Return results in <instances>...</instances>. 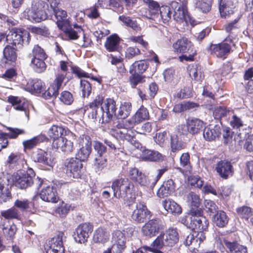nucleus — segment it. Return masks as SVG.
<instances>
[{"instance_id": "obj_43", "label": "nucleus", "mask_w": 253, "mask_h": 253, "mask_svg": "<svg viewBox=\"0 0 253 253\" xmlns=\"http://www.w3.org/2000/svg\"><path fill=\"white\" fill-rule=\"evenodd\" d=\"M148 64L145 60L136 61L129 67L131 74L143 73L148 68Z\"/></svg>"}, {"instance_id": "obj_33", "label": "nucleus", "mask_w": 253, "mask_h": 253, "mask_svg": "<svg viewBox=\"0 0 253 253\" xmlns=\"http://www.w3.org/2000/svg\"><path fill=\"white\" fill-rule=\"evenodd\" d=\"M174 183L172 180L165 181L157 191V196L163 198L170 195L174 191Z\"/></svg>"}, {"instance_id": "obj_56", "label": "nucleus", "mask_w": 253, "mask_h": 253, "mask_svg": "<svg viewBox=\"0 0 253 253\" xmlns=\"http://www.w3.org/2000/svg\"><path fill=\"white\" fill-rule=\"evenodd\" d=\"M32 55L33 59H46V54L44 50L38 45H35L32 50Z\"/></svg>"}, {"instance_id": "obj_52", "label": "nucleus", "mask_w": 253, "mask_h": 253, "mask_svg": "<svg viewBox=\"0 0 253 253\" xmlns=\"http://www.w3.org/2000/svg\"><path fill=\"white\" fill-rule=\"evenodd\" d=\"M80 90L83 97H88L91 91L90 84L86 80L81 79L80 81Z\"/></svg>"}, {"instance_id": "obj_49", "label": "nucleus", "mask_w": 253, "mask_h": 253, "mask_svg": "<svg viewBox=\"0 0 253 253\" xmlns=\"http://www.w3.org/2000/svg\"><path fill=\"white\" fill-rule=\"evenodd\" d=\"M237 212L241 218L247 220L250 218V221L253 223V217H252L253 211L250 208L246 206L242 207L238 209Z\"/></svg>"}, {"instance_id": "obj_10", "label": "nucleus", "mask_w": 253, "mask_h": 253, "mask_svg": "<svg viewBox=\"0 0 253 253\" xmlns=\"http://www.w3.org/2000/svg\"><path fill=\"white\" fill-rule=\"evenodd\" d=\"M129 175L137 185L151 188L155 186V181H152L151 177L146 176L136 168H130L129 170Z\"/></svg>"}, {"instance_id": "obj_50", "label": "nucleus", "mask_w": 253, "mask_h": 253, "mask_svg": "<svg viewBox=\"0 0 253 253\" xmlns=\"http://www.w3.org/2000/svg\"><path fill=\"white\" fill-rule=\"evenodd\" d=\"M189 74L191 78L196 81L201 82L204 78L201 68L197 65L192 66L189 70Z\"/></svg>"}, {"instance_id": "obj_31", "label": "nucleus", "mask_w": 253, "mask_h": 253, "mask_svg": "<svg viewBox=\"0 0 253 253\" xmlns=\"http://www.w3.org/2000/svg\"><path fill=\"white\" fill-rule=\"evenodd\" d=\"M149 9L146 11L144 16L148 19H153L159 16V12L161 7L159 4L153 0H143Z\"/></svg>"}, {"instance_id": "obj_7", "label": "nucleus", "mask_w": 253, "mask_h": 253, "mask_svg": "<svg viewBox=\"0 0 253 253\" xmlns=\"http://www.w3.org/2000/svg\"><path fill=\"white\" fill-rule=\"evenodd\" d=\"M42 2L33 0L31 8H26L22 13V16L32 22H40L45 20L46 14L42 9Z\"/></svg>"}, {"instance_id": "obj_41", "label": "nucleus", "mask_w": 253, "mask_h": 253, "mask_svg": "<svg viewBox=\"0 0 253 253\" xmlns=\"http://www.w3.org/2000/svg\"><path fill=\"white\" fill-rule=\"evenodd\" d=\"M35 161L49 167H52L54 164V159L46 152L37 153L35 158Z\"/></svg>"}, {"instance_id": "obj_34", "label": "nucleus", "mask_w": 253, "mask_h": 253, "mask_svg": "<svg viewBox=\"0 0 253 253\" xmlns=\"http://www.w3.org/2000/svg\"><path fill=\"white\" fill-rule=\"evenodd\" d=\"M8 176H3L0 178V202H6L10 197V193L5 185L10 184Z\"/></svg>"}, {"instance_id": "obj_35", "label": "nucleus", "mask_w": 253, "mask_h": 253, "mask_svg": "<svg viewBox=\"0 0 253 253\" xmlns=\"http://www.w3.org/2000/svg\"><path fill=\"white\" fill-rule=\"evenodd\" d=\"M162 204L164 209L169 212L174 214H180L182 212L180 206L170 199L163 201Z\"/></svg>"}, {"instance_id": "obj_15", "label": "nucleus", "mask_w": 253, "mask_h": 253, "mask_svg": "<svg viewBox=\"0 0 253 253\" xmlns=\"http://www.w3.org/2000/svg\"><path fill=\"white\" fill-rule=\"evenodd\" d=\"M66 173L70 177L79 178L82 174L83 164L77 158L68 159L65 163Z\"/></svg>"}, {"instance_id": "obj_48", "label": "nucleus", "mask_w": 253, "mask_h": 253, "mask_svg": "<svg viewBox=\"0 0 253 253\" xmlns=\"http://www.w3.org/2000/svg\"><path fill=\"white\" fill-rule=\"evenodd\" d=\"M119 19L125 25L131 28L133 30L136 32L140 31L141 28L139 25H138L136 21L132 20L129 17L126 16L125 15H121L119 16Z\"/></svg>"}, {"instance_id": "obj_62", "label": "nucleus", "mask_w": 253, "mask_h": 253, "mask_svg": "<svg viewBox=\"0 0 253 253\" xmlns=\"http://www.w3.org/2000/svg\"><path fill=\"white\" fill-rule=\"evenodd\" d=\"M60 100L66 105H70L73 101L72 94L69 91H63L60 95Z\"/></svg>"}, {"instance_id": "obj_46", "label": "nucleus", "mask_w": 253, "mask_h": 253, "mask_svg": "<svg viewBox=\"0 0 253 253\" xmlns=\"http://www.w3.org/2000/svg\"><path fill=\"white\" fill-rule=\"evenodd\" d=\"M8 101L12 105L15 110L23 111L25 109L26 100L24 98L11 96L9 97Z\"/></svg>"}, {"instance_id": "obj_27", "label": "nucleus", "mask_w": 253, "mask_h": 253, "mask_svg": "<svg viewBox=\"0 0 253 253\" xmlns=\"http://www.w3.org/2000/svg\"><path fill=\"white\" fill-rule=\"evenodd\" d=\"M55 16L56 18V24L58 27L61 30H66L70 27L71 24L66 11L58 8L53 10Z\"/></svg>"}, {"instance_id": "obj_23", "label": "nucleus", "mask_w": 253, "mask_h": 253, "mask_svg": "<svg viewBox=\"0 0 253 253\" xmlns=\"http://www.w3.org/2000/svg\"><path fill=\"white\" fill-rule=\"evenodd\" d=\"M160 224L158 219H152L146 223L142 228V233L145 236L152 238L159 232Z\"/></svg>"}, {"instance_id": "obj_29", "label": "nucleus", "mask_w": 253, "mask_h": 253, "mask_svg": "<svg viewBox=\"0 0 253 253\" xmlns=\"http://www.w3.org/2000/svg\"><path fill=\"white\" fill-rule=\"evenodd\" d=\"M172 47L174 52L177 53H186L194 49L192 42L185 38L177 40L173 44Z\"/></svg>"}, {"instance_id": "obj_16", "label": "nucleus", "mask_w": 253, "mask_h": 253, "mask_svg": "<svg viewBox=\"0 0 253 253\" xmlns=\"http://www.w3.org/2000/svg\"><path fill=\"white\" fill-rule=\"evenodd\" d=\"M63 232H59L57 236L50 240L45 246L46 253H64L63 246Z\"/></svg>"}, {"instance_id": "obj_22", "label": "nucleus", "mask_w": 253, "mask_h": 253, "mask_svg": "<svg viewBox=\"0 0 253 253\" xmlns=\"http://www.w3.org/2000/svg\"><path fill=\"white\" fill-rule=\"evenodd\" d=\"M236 0H220L219 10L222 17L226 18L235 11Z\"/></svg>"}, {"instance_id": "obj_44", "label": "nucleus", "mask_w": 253, "mask_h": 253, "mask_svg": "<svg viewBox=\"0 0 253 253\" xmlns=\"http://www.w3.org/2000/svg\"><path fill=\"white\" fill-rule=\"evenodd\" d=\"M229 218L226 213L222 211H219L213 216V222L214 224L219 227H223L228 222Z\"/></svg>"}, {"instance_id": "obj_4", "label": "nucleus", "mask_w": 253, "mask_h": 253, "mask_svg": "<svg viewBox=\"0 0 253 253\" xmlns=\"http://www.w3.org/2000/svg\"><path fill=\"white\" fill-rule=\"evenodd\" d=\"M35 173L32 169L29 168L27 171L18 170L10 177V184L15 185L20 189H25L34 183Z\"/></svg>"}, {"instance_id": "obj_57", "label": "nucleus", "mask_w": 253, "mask_h": 253, "mask_svg": "<svg viewBox=\"0 0 253 253\" xmlns=\"http://www.w3.org/2000/svg\"><path fill=\"white\" fill-rule=\"evenodd\" d=\"M1 215L4 218L7 219L17 218L19 215L17 210L15 208H11L7 210L2 211Z\"/></svg>"}, {"instance_id": "obj_26", "label": "nucleus", "mask_w": 253, "mask_h": 253, "mask_svg": "<svg viewBox=\"0 0 253 253\" xmlns=\"http://www.w3.org/2000/svg\"><path fill=\"white\" fill-rule=\"evenodd\" d=\"M3 57L1 61V65L6 66V65H12L17 59L16 49L11 45H7L3 50Z\"/></svg>"}, {"instance_id": "obj_53", "label": "nucleus", "mask_w": 253, "mask_h": 253, "mask_svg": "<svg viewBox=\"0 0 253 253\" xmlns=\"http://www.w3.org/2000/svg\"><path fill=\"white\" fill-rule=\"evenodd\" d=\"M171 7L168 6H163L160 9L161 17L164 23H167L170 21L171 17Z\"/></svg>"}, {"instance_id": "obj_24", "label": "nucleus", "mask_w": 253, "mask_h": 253, "mask_svg": "<svg viewBox=\"0 0 253 253\" xmlns=\"http://www.w3.org/2000/svg\"><path fill=\"white\" fill-rule=\"evenodd\" d=\"M52 146L58 151H61L67 154L71 153L74 149L73 142L64 137L53 140Z\"/></svg>"}, {"instance_id": "obj_18", "label": "nucleus", "mask_w": 253, "mask_h": 253, "mask_svg": "<svg viewBox=\"0 0 253 253\" xmlns=\"http://www.w3.org/2000/svg\"><path fill=\"white\" fill-rule=\"evenodd\" d=\"M234 45L231 41L228 43L227 40L218 44H213L211 46V53L218 58H225L230 53L232 46Z\"/></svg>"}, {"instance_id": "obj_54", "label": "nucleus", "mask_w": 253, "mask_h": 253, "mask_svg": "<svg viewBox=\"0 0 253 253\" xmlns=\"http://www.w3.org/2000/svg\"><path fill=\"white\" fill-rule=\"evenodd\" d=\"M4 236L7 240H12L17 230L16 226L12 224L2 228Z\"/></svg>"}, {"instance_id": "obj_28", "label": "nucleus", "mask_w": 253, "mask_h": 253, "mask_svg": "<svg viewBox=\"0 0 253 253\" xmlns=\"http://www.w3.org/2000/svg\"><path fill=\"white\" fill-rule=\"evenodd\" d=\"M70 134H72V133L67 128L58 125H52L47 131L48 135L53 140L63 138Z\"/></svg>"}, {"instance_id": "obj_25", "label": "nucleus", "mask_w": 253, "mask_h": 253, "mask_svg": "<svg viewBox=\"0 0 253 253\" xmlns=\"http://www.w3.org/2000/svg\"><path fill=\"white\" fill-rule=\"evenodd\" d=\"M215 169L220 176L224 179L233 175L234 170L230 162L227 161H220L216 165Z\"/></svg>"}, {"instance_id": "obj_59", "label": "nucleus", "mask_w": 253, "mask_h": 253, "mask_svg": "<svg viewBox=\"0 0 253 253\" xmlns=\"http://www.w3.org/2000/svg\"><path fill=\"white\" fill-rule=\"evenodd\" d=\"M231 191V189L228 186H221L217 189L216 196L220 198H226L230 195Z\"/></svg>"}, {"instance_id": "obj_2", "label": "nucleus", "mask_w": 253, "mask_h": 253, "mask_svg": "<svg viewBox=\"0 0 253 253\" xmlns=\"http://www.w3.org/2000/svg\"><path fill=\"white\" fill-rule=\"evenodd\" d=\"M149 118V114L147 109L142 105L130 119L119 123L117 129L112 130L111 133L117 139L130 141L136 132L133 129L135 126Z\"/></svg>"}, {"instance_id": "obj_1", "label": "nucleus", "mask_w": 253, "mask_h": 253, "mask_svg": "<svg viewBox=\"0 0 253 253\" xmlns=\"http://www.w3.org/2000/svg\"><path fill=\"white\" fill-rule=\"evenodd\" d=\"M89 116L99 123L103 124L109 122L116 115L118 119H125L130 114L131 109V103L129 102H121L117 114L115 101L112 98H107L104 100L101 95H97L89 103Z\"/></svg>"}, {"instance_id": "obj_9", "label": "nucleus", "mask_w": 253, "mask_h": 253, "mask_svg": "<svg viewBox=\"0 0 253 253\" xmlns=\"http://www.w3.org/2000/svg\"><path fill=\"white\" fill-rule=\"evenodd\" d=\"M80 149L76 154V158L81 161L86 160L92 150L91 140L89 136L83 135L78 139Z\"/></svg>"}, {"instance_id": "obj_42", "label": "nucleus", "mask_w": 253, "mask_h": 253, "mask_svg": "<svg viewBox=\"0 0 253 253\" xmlns=\"http://www.w3.org/2000/svg\"><path fill=\"white\" fill-rule=\"evenodd\" d=\"M212 0H195L194 6L203 13L209 12L211 7Z\"/></svg>"}, {"instance_id": "obj_60", "label": "nucleus", "mask_w": 253, "mask_h": 253, "mask_svg": "<svg viewBox=\"0 0 253 253\" xmlns=\"http://www.w3.org/2000/svg\"><path fill=\"white\" fill-rule=\"evenodd\" d=\"M95 151L97 153L95 156H104L107 151L106 146L99 141H95L93 144Z\"/></svg>"}, {"instance_id": "obj_20", "label": "nucleus", "mask_w": 253, "mask_h": 253, "mask_svg": "<svg viewBox=\"0 0 253 253\" xmlns=\"http://www.w3.org/2000/svg\"><path fill=\"white\" fill-rule=\"evenodd\" d=\"M151 212L147 209V207L142 203L136 205L135 209L132 212L131 218L133 220L139 223H142L147 219L151 217Z\"/></svg>"}, {"instance_id": "obj_37", "label": "nucleus", "mask_w": 253, "mask_h": 253, "mask_svg": "<svg viewBox=\"0 0 253 253\" xmlns=\"http://www.w3.org/2000/svg\"><path fill=\"white\" fill-rule=\"evenodd\" d=\"M44 84L40 80H29L26 86V90L32 93L41 92L43 88Z\"/></svg>"}, {"instance_id": "obj_63", "label": "nucleus", "mask_w": 253, "mask_h": 253, "mask_svg": "<svg viewBox=\"0 0 253 253\" xmlns=\"http://www.w3.org/2000/svg\"><path fill=\"white\" fill-rule=\"evenodd\" d=\"M191 96V91L189 87H185L179 91L174 95L175 98L178 99H183L190 97Z\"/></svg>"}, {"instance_id": "obj_58", "label": "nucleus", "mask_w": 253, "mask_h": 253, "mask_svg": "<svg viewBox=\"0 0 253 253\" xmlns=\"http://www.w3.org/2000/svg\"><path fill=\"white\" fill-rule=\"evenodd\" d=\"M68 27L66 30H62L65 31L66 36L72 40L77 39L80 36L79 35L83 33V29L81 27L78 28V31H76L72 29H69Z\"/></svg>"}, {"instance_id": "obj_47", "label": "nucleus", "mask_w": 253, "mask_h": 253, "mask_svg": "<svg viewBox=\"0 0 253 253\" xmlns=\"http://www.w3.org/2000/svg\"><path fill=\"white\" fill-rule=\"evenodd\" d=\"M45 59L32 58L31 60V66L33 69L38 73L43 72L46 68L44 62Z\"/></svg>"}, {"instance_id": "obj_36", "label": "nucleus", "mask_w": 253, "mask_h": 253, "mask_svg": "<svg viewBox=\"0 0 253 253\" xmlns=\"http://www.w3.org/2000/svg\"><path fill=\"white\" fill-rule=\"evenodd\" d=\"M120 42L119 37L117 34H113L107 38L104 46L108 51H115L118 49Z\"/></svg>"}, {"instance_id": "obj_21", "label": "nucleus", "mask_w": 253, "mask_h": 253, "mask_svg": "<svg viewBox=\"0 0 253 253\" xmlns=\"http://www.w3.org/2000/svg\"><path fill=\"white\" fill-rule=\"evenodd\" d=\"M66 75L65 74H57L53 83L50 84L47 90L43 94L45 99H49L52 97H56L58 93V90L61 87Z\"/></svg>"}, {"instance_id": "obj_12", "label": "nucleus", "mask_w": 253, "mask_h": 253, "mask_svg": "<svg viewBox=\"0 0 253 253\" xmlns=\"http://www.w3.org/2000/svg\"><path fill=\"white\" fill-rule=\"evenodd\" d=\"M130 183L127 179L121 178L114 180L112 184L114 196L116 198H125L130 191Z\"/></svg>"}, {"instance_id": "obj_32", "label": "nucleus", "mask_w": 253, "mask_h": 253, "mask_svg": "<svg viewBox=\"0 0 253 253\" xmlns=\"http://www.w3.org/2000/svg\"><path fill=\"white\" fill-rule=\"evenodd\" d=\"M142 160L150 162H160L164 160L165 156L158 151L150 149L142 150L141 154Z\"/></svg>"}, {"instance_id": "obj_51", "label": "nucleus", "mask_w": 253, "mask_h": 253, "mask_svg": "<svg viewBox=\"0 0 253 253\" xmlns=\"http://www.w3.org/2000/svg\"><path fill=\"white\" fill-rule=\"evenodd\" d=\"M107 160L104 156H95L93 166L96 171H101L107 166Z\"/></svg>"}, {"instance_id": "obj_13", "label": "nucleus", "mask_w": 253, "mask_h": 253, "mask_svg": "<svg viewBox=\"0 0 253 253\" xmlns=\"http://www.w3.org/2000/svg\"><path fill=\"white\" fill-rule=\"evenodd\" d=\"M205 239L206 236L204 232L193 231L192 234H190L186 237L184 244L185 246L189 247L191 252L197 253L198 248Z\"/></svg>"}, {"instance_id": "obj_8", "label": "nucleus", "mask_w": 253, "mask_h": 253, "mask_svg": "<svg viewBox=\"0 0 253 253\" xmlns=\"http://www.w3.org/2000/svg\"><path fill=\"white\" fill-rule=\"evenodd\" d=\"M179 240L178 234L176 229H169L163 234H161L153 242V245L158 248L172 247Z\"/></svg>"}, {"instance_id": "obj_6", "label": "nucleus", "mask_w": 253, "mask_h": 253, "mask_svg": "<svg viewBox=\"0 0 253 253\" xmlns=\"http://www.w3.org/2000/svg\"><path fill=\"white\" fill-rule=\"evenodd\" d=\"M187 4V1H183L181 3L176 1H171L169 5L173 12V17L177 23L194 25V20L189 15Z\"/></svg>"}, {"instance_id": "obj_45", "label": "nucleus", "mask_w": 253, "mask_h": 253, "mask_svg": "<svg viewBox=\"0 0 253 253\" xmlns=\"http://www.w3.org/2000/svg\"><path fill=\"white\" fill-rule=\"evenodd\" d=\"M46 139V137L44 135H38L31 139L24 141L23 142V145L25 149H31L35 147L38 143L43 142Z\"/></svg>"}, {"instance_id": "obj_17", "label": "nucleus", "mask_w": 253, "mask_h": 253, "mask_svg": "<svg viewBox=\"0 0 253 253\" xmlns=\"http://www.w3.org/2000/svg\"><path fill=\"white\" fill-rule=\"evenodd\" d=\"M92 231V226L91 224L86 223L81 224L76 229L73 235L74 238L76 242L84 243Z\"/></svg>"}, {"instance_id": "obj_39", "label": "nucleus", "mask_w": 253, "mask_h": 253, "mask_svg": "<svg viewBox=\"0 0 253 253\" xmlns=\"http://www.w3.org/2000/svg\"><path fill=\"white\" fill-rule=\"evenodd\" d=\"M24 161L23 155L19 153H11L7 158L6 166L9 169H14Z\"/></svg>"}, {"instance_id": "obj_40", "label": "nucleus", "mask_w": 253, "mask_h": 253, "mask_svg": "<svg viewBox=\"0 0 253 253\" xmlns=\"http://www.w3.org/2000/svg\"><path fill=\"white\" fill-rule=\"evenodd\" d=\"M109 239V233L102 228L97 229L93 234V240L95 243H104Z\"/></svg>"}, {"instance_id": "obj_61", "label": "nucleus", "mask_w": 253, "mask_h": 253, "mask_svg": "<svg viewBox=\"0 0 253 253\" xmlns=\"http://www.w3.org/2000/svg\"><path fill=\"white\" fill-rule=\"evenodd\" d=\"M171 148L172 152H175L182 148L183 144L179 141L176 135L171 136Z\"/></svg>"}, {"instance_id": "obj_55", "label": "nucleus", "mask_w": 253, "mask_h": 253, "mask_svg": "<svg viewBox=\"0 0 253 253\" xmlns=\"http://www.w3.org/2000/svg\"><path fill=\"white\" fill-rule=\"evenodd\" d=\"M188 204L191 206L198 208L200 204L199 196L194 192H190L187 196Z\"/></svg>"}, {"instance_id": "obj_5", "label": "nucleus", "mask_w": 253, "mask_h": 253, "mask_svg": "<svg viewBox=\"0 0 253 253\" xmlns=\"http://www.w3.org/2000/svg\"><path fill=\"white\" fill-rule=\"evenodd\" d=\"M6 40L13 45L21 48L29 44L30 41L29 32L22 28H13L6 35Z\"/></svg>"}, {"instance_id": "obj_38", "label": "nucleus", "mask_w": 253, "mask_h": 253, "mask_svg": "<svg viewBox=\"0 0 253 253\" xmlns=\"http://www.w3.org/2000/svg\"><path fill=\"white\" fill-rule=\"evenodd\" d=\"M220 133L219 126H215L212 127L210 126L205 128L203 132V136L207 141H212L216 137H218Z\"/></svg>"}, {"instance_id": "obj_11", "label": "nucleus", "mask_w": 253, "mask_h": 253, "mask_svg": "<svg viewBox=\"0 0 253 253\" xmlns=\"http://www.w3.org/2000/svg\"><path fill=\"white\" fill-rule=\"evenodd\" d=\"M216 245L221 252L225 251V245L230 253H248L246 247L239 245L236 242H230L223 237H219L216 239Z\"/></svg>"}, {"instance_id": "obj_14", "label": "nucleus", "mask_w": 253, "mask_h": 253, "mask_svg": "<svg viewBox=\"0 0 253 253\" xmlns=\"http://www.w3.org/2000/svg\"><path fill=\"white\" fill-rule=\"evenodd\" d=\"M204 126V122L198 119H188L186 125L179 126V131L183 134H187L188 132L194 134L198 133Z\"/></svg>"}, {"instance_id": "obj_30", "label": "nucleus", "mask_w": 253, "mask_h": 253, "mask_svg": "<svg viewBox=\"0 0 253 253\" xmlns=\"http://www.w3.org/2000/svg\"><path fill=\"white\" fill-rule=\"evenodd\" d=\"M40 196L43 201L47 202L56 203L58 200L56 189L53 186H47L43 188Z\"/></svg>"}, {"instance_id": "obj_3", "label": "nucleus", "mask_w": 253, "mask_h": 253, "mask_svg": "<svg viewBox=\"0 0 253 253\" xmlns=\"http://www.w3.org/2000/svg\"><path fill=\"white\" fill-rule=\"evenodd\" d=\"M182 222L188 228L196 232H204L208 227L209 221L203 216V212L200 209L192 208L188 215L182 219Z\"/></svg>"}, {"instance_id": "obj_19", "label": "nucleus", "mask_w": 253, "mask_h": 253, "mask_svg": "<svg viewBox=\"0 0 253 253\" xmlns=\"http://www.w3.org/2000/svg\"><path fill=\"white\" fill-rule=\"evenodd\" d=\"M113 245L112 250L114 253H122L125 249L126 238L125 233L120 230H116L112 234Z\"/></svg>"}, {"instance_id": "obj_64", "label": "nucleus", "mask_w": 253, "mask_h": 253, "mask_svg": "<svg viewBox=\"0 0 253 253\" xmlns=\"http://www.w3.org/2000/svg\"><path fill=\"white\" fill-rule=\"evenodd\" d=\"M227 113L228 112L224 106H217L215 108L213 115L215 119H219L225 116Z\"/></svg>"}]
</instances>
